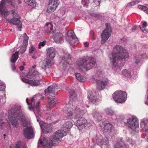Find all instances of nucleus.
<instances>
[{"instance_id": "nucleus-54", "label": "nucleus", "mask_w": 148, "mask_h": 148, "mask_svg": "<svg viewBox=\"0 0 148 148\" xmlns=\"http://www.w3.org/2000/svg\"><path fill=\"white\" fill-rule=\"evenodd\" d=\"M134 5V4L133 2H130V3H129V4H128L127 5V7H129L131 6H133Z\"/></svg>"}, {"instance_id": "nucleus-60", "label": "nucleus", "mask_w": 148, "mask_h": 148, "mask_svg": "<svg viewBox=\"0 0 148 148\" xmlns=\"http://www.w3.org/2000/svg\"><path fill=\"white\" fill-rule=\"evenodd\" d=\"M19 69L21 71H23L24 69V67L23 66H21L19 67Z\"/></svg>"}, {"instance_id": "nucleus-35", "label": "nucleus", "mask_w": 148, "mask_h": 148, "mask_svg": "<svg viewBox=\"0 0 148 148\" xmlns=\"http://www.w3.org/2000/svg\"><path fill=\"white\" fill-rule=\"evenodd\" d=\"M134 63L136 65H139L142 63V60L140 58L138 57L135 56L134 59Z\"/></svg>"}, {"instance_id": "nucleus-49", "label": "nucleus", "mask_w": 148, "mask_h": 148, "mask_svg": "<svg viewBox=\"0 0 148 148\" xmlns=\"http://www.w3.org/2000/svg\"><path fill=\"white\" fill-rule=\"evenodd\" d=\"M35 50V48L33 46H32L29 49V52L30 53H33Z\"/></svg>"}, {"instance_id": "nucleus-62", "label": "nucleus", "mask_w": 148, "mask_h": 148, "mask_svg": "<svg viewBox=\"0 0 148 148\" xmlns=\"http://www.w3.org/2000/svg\"><path fill=\"white\" fill-rule=\"evenodd\" d=\"M143 5H139L138 6V8L140 9H142V8Z\"/></svg>"}, {"instance_id": "nucleus-28", "label": "nucleus", "mask_w": 148, "mask_h": 148, "mask_svg": "<svg viewBox=\"0 0 148 148\" xmlns=\"http://www.w3.org/2000/svg\"><path fill=\"white\" fill-rule=\"evenodd\" d=\"M54 97H52V98L51 97H48V99L50 101V106L49 107H47V110L48 111L50 110V109L52 107L54 106L56 104L57 102L55 101Z\"/></svg>"}, {"instance_id": "nucleus-27", "label": "nucleus", "mask_w": 148, "mask_h": 148, "mask_svg": "<svg viewBox=\"0 0 148 148\" xmlns=\"http://www.w3.org/2000/svg\"><path fill=\"white\" fill-rule=\"evenodd\" d=\"M140 126L145 131H148V121L145 120L141 121L140 123Z\"/></svg>"}, {"instance_id": "nucleus-32", "label": "nucleus", "mask_w": 148, "mask_h": 148, "mask_svg": "<svg viewBox=\"0 0 148 148\" xmlns=\"http://www.w3.org/2000/svg\"><path fill=\"white\" fill-rule=\"evenodd\" d=\"M75 76L77 79L80 82H84L86 80V78L79 73H76Z\"/></svg>"}, {"instance_id": "nucleus-46", "label": "nucleus", "mask_w": 148, "mask_h": 148, "mask_svg": "<svg viewBox=\"0 0 148 148\" xmlns=\"http://www.w3.org/2000/svg\"><path fill=\"white\" fill-rule=\"evenodd\" d=\"M46 41H44L42 42H40L38 45V47L39 49H40L41 47H43L45 45Z\"/></svg>"}, {"instance_id": "nucleus-48", "label": "nucleus", "mask_w": 148, "mask_h": 148, "mask_svg": "<svg viewBox=\"0 0 148 148\" xmlns=\"http://www.w3.org/2000/svg\"><path fill=\"white\" fill-rule=\"evenodd\" d=\"M127 141L130 144H133L134 143V142L132 139H131L128 138H127Z\"/></svg>"}, {"instance_id": "nucleus-36", "label": "nucleus", "mask_w": 148, "mask_h": 148, "mask_svg": "<svg viewBox=\"0 0 148 148\" xmlns=\"http://www.w3.org/2000/svg\"><path fill=\"white\" fill-rule=\"evenodd\" d=\"M30 85L37 86L40 84V81L38 79H34V80H31Z\"/></svg>"}, {"instance_id": "nucleus-19", "label": "nucleus", "mask_w": 148, "mask_h": 148, "mask_svg": "<svg viewBox=\"0 0 148 148\" xmlns=\"http://www.w3.org/2000/svg\"><path fill=\"white\" fill-rule=\"evenodd\" d=\"M58 89V86L56 84H54L52 86H49L47 89L45 90V94L52 93L55 94Z\"/></svg>"}, {"instance_id": "nucleus-55", "label": "nucleus", "mask_w": 148, "mask_h": 148, "mask_svg": "<svg viewBox=\"0 0 148 148\" xmlns=\"http://www.w3.org/2000/svg\"><path fill=\"white\" fill-rule=\"evenodd\" d=\"M11 66L12 68V69L13 71L15 70L16 69V67H15L14 64H12L11 65Z\"/></svg>"}, {"instance_id": "nucleus-63", "label": "nucleus", "mask_w": 148, "mask_h": 148, "mask_svg": "<svg viewBox=\"0 0 148 148\" xmlns=\"http://www.w3.org/2000/svg\"><path fill=\"white\" fill-rule=\"evenodd\" d=\"M26 51V49L25 48H24L23 49V50L22 52H21V54H23V53Z\"/></svg>"}, {"instance_id": "nucleus-21", "label": "nucleus", "mask_w": 148, "mask_h": 148, "mask_svg": "<svg viewBox=\"0 0 148 148\" xmlns=\"http://www.w3.org/2000/svg\"><path fill=\"white\" fill-rule=\"evenodd\" d=\"M95 93L92 92L90 91L88 92V97L90 101L94 104H96L99 102V99L97 96L95 95Z\"/></svg>"}, {"instance_id": "nucleus-14", "label": "nucleus", "mask_w": 148, "mask_h": 148, "mask_svg": "<svg viewBox=\"0 0 148 148\" xmlns=\"http://www.w3.org/2000/svg\"><path fill=\"white\" fill-rule=\"evenodd\" d=\"M59 4L58 0H49L47 11L48 12H54L57 8Z\"/></svg>"}, {"instance_id": "nucleus-17", "label": "nucleus", "mask_w": 148, "mask_h": 148, "mask_svg": "<svg viewBox=\"0 0 148 148\" xmlns=\"http://www.w3.org/2000/svg\"><path fill=\"white\" fill-rule=\"evenodd\" d=\"M97 143L98 144H101V148H107L109 147L110 145L108 138L106 137L102 138L101 141L97 137L95 138Z\"/></svg>"}, {"instance_id": "nucleus-40", "label": "nucleus", "mask_w": 148, "mask_h": 148, "mask_svg": "<svg viewBox=\"0 0 148 148\" xmlns=\"http://www.w3.org/2000/svg\"><path fill=\"white\" fill-rule=\"evenodd\" d=\"M15 148H25L23 146L22 143L20 141H18L16 144Z\"/></svg>"}, {"instance_id": "nucleus-7", "label": "nucleus", "mask_w": 148, "mask_h": 148, "mask_svg": "<svg viewBox=\"0 0 148 148\" xmlns=\"http://www.w3.org/2000/svg\"><path fill=\"white\" fill-rule=\"evenodd\" d=\"M92 81L93 83H96L97 87L99 90H101L104 89L107 86L109 83V80L107 78L103 77L101 79H95L93 78Z\"/></svg>"}, {"instance_id": "nucleus-43", "label": "nucleus", "mask_w": 148, "mask_h": 148, "mask_svg": "<svg viewBox=\"0 0 148 148\" xmlns=\"http://www.w3.org/2000/svg\"><path fill=\"white\" fill-rule=\"evenodd\" d=\"M23 36L24 38L23 41V42L24 43L25 42L27 43L28 40V37L27 36L26 34L25 33L23 34Z\"/></svg>"}, {"instance_id": "nucleus-47", "label": "nucleus", "mask_w": 148, "mask_h": 148, "mask_svg": "<svg viewBox=\"0 0 148 148\" xmlns=\"http://www.w3.org/2000/svg\"><path fill=\"white\" fill-rule=\"evenodd\" d=\"M5 88V86L3 83L0 81V91H2L4 90Z\"/></svg>"}, {"instance_id": "nucleus-2", "label": "nucleus", "mask_w": 148, "mask_h": 148, "mask_svg": "<svg viewBox=\"0 0 148 148\" xmlns=\"http://www.w3.org/2000/svg\"><path fill=\"white\" fill-rule=\"evenodd\" d=\"M128 57L129 53L125 49L121 46L116 45L113 48L112 57L110 58L112 69L115 70V68L122 66L121 61H125Z\"/></svg>"}, {"instance_id": "nucleus-22", "label": "nucleus", "mask_w": 148, "mask_h": 148, "mask_svg": "<svg viewBox=\"0 0 148 148\" xmlns=\"http://www.w3.org/2000/svg\"><path fill=\"white\" fill-rule=\"evenodd\" d=\"M53 140L51 139L49 141L47 140L44 139L41 143L42 144V148H49L51 147V146L55 144V143L53 141Z\"/></svg>"}, {"instance_id": "nucleus-51", "label": "nucleus", "mask_w": 148, "mask_h": 148, "mask_svg": "<svg viewBox=\"0 0 148 148\" xmlns=\"http://www.w3.org/2000/svg\"><path fill=\"white\" fill-rule=\"evenodd\" d=\"M31 104L32 106H35V102L34 99L32 98L31 99Z\"/></svg>"}, {"instance_id": "nucleus-3", "label": "nucleus", "mask_w": 148, "mask_h": 148, "mask_svg": "<svg viewBox=\"0 0 148 148\" xmlns=\"http://www.w3.org/2000/svg\"><path fill=\"white\" fill-rule=\"evenodd\" d=\"M12 117L15 119L13 120H12V124L16 128H17L18 125V122L16 119H19L21 117V124L23 127H28L30 125V123L27 119L25 117L22 113V110L19 109L17 106H15L12 108L11 111Z\"/></svg>"}, {"instance_id": "nucleus-44", "label": "nucleus", "mask_w": 148, "mask_h": 148, "mask_svg": "<svg viewBox=\"0 0 148 148\" xmlns=\"http://www.w3.org/2000/svg\"><path fill=\"white\" fill-rule=\"evenodd\" d=\"M40 104V102L38 101L36 104L35 106V108H36V110L38 112H39L40 111V108L39 107V106Z\"/></svg>"}, {"instance_id": "nucleus-11", "label": "nucleus", "mask_w": 148, "mask_h": 148, "mask_svg": "<svg viewBox=\"0 0 148 148\" xmlns=\"http://www.w3.org/2000/svg\"><path fill=\"white\" fill-rule=\"evenodd\" d=\"M71 58L69 54H64L62 58V60L60 63L61 68L65 69L69 66Z\"/></svg>"}, {"instance_id": "nucleus-53", "label": "nucleus", "mask_w": 148, "mask_h": 148, "mask_svg": "<svg viewBox=\"0 0 148 148\" xmlns=\"http://www.w3.org/2000/svg\"><path fill=\"white\" fill-rule=\"evenodd\" d=\"M82 3L84 6H85L86 7H87L88 6V4L86 3L85 1H82Z\"/></svg>"}, {"instance_id": "nucleus-41", "label": "nucleus", "mask_w": 148, "mask_h": 148, "mask_svg": "<svg viewBox=\"0 0 148 148\" xmlns=\"http://www.w3.org/2000/svg\"><path fill=\"white\" fill-rule=\"evenodd\" d=\"M105 111L107 114L109 115H112L114 114L113 111L110 109H106L105 110Z\"/></svg>"}, {"instance_id": "nucleus-56", "label": "nucleus", "mask_w": 148, "mask_h": 148, "mask_svg": "<svg viewBox=\"0 0 148 148\" xmlns=\"http://www.w3.org/2000/svg\"><path fill=\"white\" fill-rule=\"evenodd\" d=\"M142 10L144 11H146L148 10V8L145 6H143Z\"/></svg>"}, {"instance_id": "nucleus-61", "label": "nucleus", "mask_w": 148, "mask_h": 148, "mask_svg": "<svg viewBox=\"0 0 148 148\" xmlns=\"http://www.w3.org/2000/svg\"><path fill=\"white\" fill-rule=\"evenodd\" d=\"M26 102L28 105H30L29 103L28 102V98H27L26 100Z\"/></svg>"}, {"instance_id": "nucleus-4", "label": "nucleus", "mask_w": 148, "mask_h": 148, "mask_svg": "<svg viewBox=\"0 0 148 148\" xmlns=\"http://www.w3.org/2000/svg\"><path fill=\"white\" fill-rule=\"evenodd\" d=\"M77 64L78 68L83 71L91 69L96 64V62L94 59L92 57L88 58L84 57L79 59Z\"/></svg>"}, {"instance_id": "nucleus-25", "label": "nucleus", "mask_w": 148, "mask_h": 148, "mask_svg": "<svg viewBox=\"0 0 148 148\" xmlns=\"http://www.w3.org/2000/svg\"><path fill=\"white\" fill-rule=\"evenodd\" d=\"M47 53L50 58L53 59L55 56L56 51L53 48L50 47L48 49Z\"/></svg>"}, {"instance_id": "nucleus-50", "label": "nucleus", "mask_w": 148, "mask_h": 148, "mask_svg": "<svg viewBox=\"0 0 148 148\" xmlns=\"http://www.w3.org/2000/svg\"><path fill=\"white\" fill-rule=\"evenodd\" d=\"M92 39L95 40L96 39V37L95 36L94 33L93 31H91L90 32Z\"/></svg>"}, {"instance_id": "nucleus-33", "label": "nucleus", "mask_w": 148, "mask_h": 148, "mask_svg": "<svg viewBox=\"0 0 148 148\" xmlns=\"http://www.w3.org/2000/svg\"><path fill=\"white\" fill-rule=\"evenodd\" d=\"M18 52L16 51L12 55L10 59V61L12 63H14L18 59Z\"/></svg>"}, {"instance_id": "nucleus-52", "label": "nucleus", "mask_w": 148, "mask_h": 148, "mask_svg": "<svg viewBox=\"0 0 148 148\" xmlns=\"http://www.w3.org/2000/svg\"><path fill=\"white\" fill-rule=\"evenodd\" d=\"M90 15L96 17H98L99 16V15L95 13H92L90 14Z\"/></svg>"}, {"instance_id": "nucleus-29", "label": "nucleus", "mask_w": 148, "mask_h": 148, "mask_svg": "<svg viewBox=\"0 0 148 148\" xmlns=\"http://www.w3.org/2000/svg\"><path fill=\"white\" fill-rule=\"evenodd\" d=\"M51 64V61L49 59H46L43 61L42 65V67L43 69H45L48 68Z\"/></svg>"}, {"instance_id": "nucleus-59", "label": "nucleus", "mask_w": 148, "mask_h": 148, "mask_svg": "<svg viewBox=\"0 0 148 148\" xmlns=\"http://www.w3.org/2000/svg\"><path fill=\"white\" fill-rule=\"evenodd\" d=\"M35 108V106H29V108L30 110H32L33 108Z\"/></svg>"}, {"instance_id": "nucleus-37", "label": "nucleus", "mask_w": 148, "mask_h": 148, "mask_svg": "<svg viewBox=\"0 0 148 148\" xmlns=\"http://www.w3.org/2000/svg\"><path fill=\"white\" fill-rule=\"evenodd\" d=\"M63 126L65 128L69 129L72 127L73 124L71 121H67L64 123Z\"/></svg>"}, {"instance_id": "nucleus-9", "label": "nucleus", "mask_w": 148, "mask_h": 148, "mask_svg": "<svg viewBox=\"0 0 148 148\" xmlns=\"http://www.w3.org/2000/svg\"><path fill=\"white\" fill-rule=\"evenodd\" d=\"M129 126L133 131L138 132L139 130L138 121L136 118H130L127 120Z\"/></svg>"}, {"instance_id": "nucleus-26", "label": "nucleus", "mask_w": 148, "mask_h": 148, "mask_svg": "<svg viewBox=\"0 0 148 148\" xmlns=\"http://www.w3.org/2000/svg\"><path fill=\"white\" fill-rule=\"evenodd\" d=\"M102 114L99 112H96L92 114L93 117L95 121L99 122L102 119Z\"/></svg>"}, {"instance_id": "nucleus-13", "label": "nucleus", "mask_w": 148, "mask_h": 148, "mask_svg": "<svg viewBox=\"0 0 148 148\" xmlns=\"http://www.w3.org/2000/svg\"><path fill=\"white\" fill-rule=\"evenodd\" d=\"M112 33L111 29L106 26V28L103 31L101 34L102 44L104 43L111 36Z\"/></svg>"}, {"instance_id": "nucleus-15", "label": "nucleus", "mask_w": 148, "mask_h": 148, "mask_svg": "<svg viewBox=\"0 0 148 148\" xmlns=\"http://www.w3.org/2000/svg\"><path fill=\"white\" fill-rule=\"evenodd\" d=\"M23 134L25 137L28 139H30L32 138L34 136V131L32 127L31 126H29L24 129L23 131Z\"/></svg>"}, {"instance_id": "nucleus-12", "label": "nucleus", "mask_w": 148, "mask_h": 148, "mask_svg": "<svg viewBox=\"0 0 148 148\" xmlns=\"http://www.w3.org/2000/svg\"><path fill=\"white\" fill-rule=\"evenodd\" d=\"M66 134V132L63 130H58L51 138L53 141L56 145L58 141H61V139Z\"/></svg>"}, {"instance_id": "nucleus-18", "label": "nucleus", "mask_w": 148, "mask_h": 148, "mask_svg": "<svg viewBox=\"0 0 148 148\" xmlns=\"http://www.w3.org/2000/svg\"><path fill=\"white\" fill-rule=\"evenodd\" d=\"M40 126L43 132L47 133L50 132L52 130V128L50 125L46 123H45L43 121L39 122Z\"/></svg>"}, {"instance_id": "nucleus-34", "label": "nucleus", "mask_w": 148, "mask_h": 148, "mask_svg": "<svg viewBox=\"0 0 148 148\" xmlns=\"http://www.w3.org/2000/svg\"><path fill=\"white\" fill-rule=\"evenodd\" d=\"M147 25V22L144 21L142 24V25H140V27L142 31L145 33H147L148 30L146 29L145 28Z\"/></svg>"}, {"instance_id": "nucleus-58", "label": "nucleus", "mask_w": 148, "mask_h": 148, "mask_svg": "<svg viewBox=\"0 0 148 148\" xmlns=\"http://www.w3.org/2000/svg\"><path fill=\"white\" fill-rule=\"evenodd\" d=\"M84 45L85 47H88V46L89 43L87 42H86L84 43Z\"/></svg>"}, {"instance_id": "nucleus-6", "label": "nucleus", "mask_w": 148, "mask_h": 148, "mask_svg": "<svg viewBox=\"0 0 148 148\" xmlns=\"http://www.w3.org/2000/svg\"><path fill=\"white\" fill-rule=\"evenodd\" d=\"M126 93L121 90L116 91L112 94V97L115 101L119 103L124 102L126 100Z\"/></svg>"}, {"instance_id": "nucleus-31", "label": "nucleus", "mask_w": 148, "mask_h": 148, "mask_svg": "<svg viewBox=\"0 0 148 148\" xmlns=\"http://www.w3.org/2000/svg\"><path fill=\"white\" fill-rule=\"evenodd\" d=\"M25 2L32 8L35 7L36 3L35 0H24Z\"/></svg>"}, {"instance_id": "nucleus-45", "label": "nucleus", "mask_w": 148, "mask_h": 148, "mask_svg": "<svg viewBox=\"0 0 148 148\" xmlns=\"http://www.w3.org/2000/svg\"><path fill=\"white\" fill-rule=\"evenodd\" d=\"M10 4L14 8L16 7V4L15 3L14 0H10Z\"/></svg>"}, {"instance_id": "nucleus-30", "label": "nucleus", "mask_w": 148, "mask_h": 148, "mask_svg": "<svg viewBox=\"0 0 148 148\" xmlns=\"http://www.w3.org/2000/svg\"><path fill=\"white\" fill-rule=\"evenodd\" d=\"M128 146L127 145H126L121 140L116 144L114 148H128Z\"/></svg>"}, {"instance_id": "nucleus-20", "label": "nucleus", "mask_w": 148, "mask_h": 148, "mask_svg": "<svg viewBox=\"0 0 148 148\" xmlns=\"http://www.w3.org/2000/svg\"><path fill=\"white\" fill-rule=\"evenodd\" d=\"M63 35L60 32H57L53 35V38L55 42L58 44L62 43L63 42Z\"/></svg>"}, {"instance_id": "nucleus-42", "label": "nucleus", "mask_w": 148, "mask_h": 148, "mask_svg": "<svg viewBox=\"0 0 148 148\" xmlns=\"http://www.w3.org/2000/svg\"><path fill=\"white\" fill-rule=\"evenodd\" d=\"M21 79L22 82L25 83H26L28 84H30V81L31 80H29L25 77H22L21 78Z\"/></svg>"}, {"instance_id": "nucleus-16", "label": "nucleus", "mask_w": 148, "mask_h": 148, "mask_svg": "<svg viewBox=\"0 0 148 148\" xmlns=\"http://www.w3.org/2000/svg\"><path fill=\"white\" fill-rule=\"evenodd\" d=\"M100 125L101 130L104 133L111 132L113 129L112 125L110 123H104L103 122L102 124H100Z\"/></svg>"}, {"instance_id": "nucleus-57", "label": "nucleus", "mask_w": 148, "mask_h": 148, "mask_svg": "<svg viewBox=\"0 0 148 148\" xmlns=\"http://www.w3.org/2000/svg\"><path fill=\"white\" fill-rule=\"evenodd\" d=\"M134 5H135L137 4H138L139 3L140 1H138V0H136L134 1H133Z\"/></svg>"}, {"instance_id": "nucleus-5", "label": "nucleus", "mask_w": 148, "mask_h": 148, "mask_svg": "<svg viewBox=\"0 0 148 148\" xmlns=\"http://www.w3.org/2000/svg\"><path fill=\"white\" fill-rule=\"evenodd\" d=\"M10 12L12 18L10 20V23L16 25L18 29L21 31V29L22 28V23L20 20V17L19 15L17 13L14 9L11 11H10Z\"/></svg>"}, {"instance_id": "nucleus-38", "label": "nucleus", "mask_w": 148, "mask_h": 148, "mask_svg": "<svg viewBox=\"0 0 148 148\" xmlns=\"http://www.w3.org/2000/svg\"><path fill=\"white\" fill-rule=\"evenodd\" d=\"M122 74L127 77H130L131 74L130 71H128L126 69H124L122 71Z\"/></svg>"}, {"instance_id": "nucleus-23", "label": "nucleus", "mask_w": 148, "mask_h": 148, "mask_svg": "<svg viewBox=\"0 0 148 148\" xmlns=\"http://www.w3.org/2000/svg\"><path fill=\"white\" fill-rule=\"evenodd\" d=\"M45 31L48 34H50L53 31V26L50 23H47L45 26Z\"/></svg>"}, {"instance_id": "nucleus-64", "label": "nucleus", "mask_w": 148, "mask_h": 148, "mask_svg": "<svg viewBox=\"0 0 148 148\" xmlns=\"http://www.w3.org/2000/svg\"><path fill=\"white\" fill-rule=\"evenodd\" d=\"M136 26L135 25L132 28V30H135L136 29Z\"/></svg>"}, {"instance_id": "nucleus-24", "label": "nucleus", "mask_w": 148, "mask_h": 148, "mask_svg": "<svg viewBox=\"0 0 148 148\" xmlns=\"http://www.w3.org/2000/svg\"><path fill=\"white\" fill-rule=\"evenodd\" d=\"M39 74L38 71L35 70L29 71L26 74V77L28 78L32 79L34 78L36 75Z\"/></svg>"}, {"instance_id": "nucleus-39", "label": "nucleus", "mask_w": 148, "mask_h": 148, "mask_svg": "<svg viewBox=\"0 0 148 148\" xmlns=\"http://www.w3.org/2000/svg\"><path fill=\"white\" fill-rule=\"evenodd\" d=\"M4 117L3 116L2 114H0V129H1L2 128L3 125L5 122L3 120L4 119Z\"/></svg>"}, {"instance_id": "nucleus-1", "label": "nucleus", "mask_w": 148, "mask_h": 148, "mask_svg": "<svg viewBox=\"0 0 148 148\" xmlns=\"http://www.w3.org/2000/svg\"><path fill=\"white\" fill-rule=\"evenodd\" d=\"M69 92L70 98L72 100L66 105L67 108L66 116L69 118H71L73 114H75L74 118L77 119L76 121L77 126L79 130H81L89 125L90 124L87 123L85 118L82 117L86 111L83 109L81 104L79 103L77 104V99L75 92L72 90Z\"/></svg>"}, {"instance_id": "nucleus-8", "label": "nucleus", "mask_w": 148, "mask_h": 148, "mask_svg": "<svg viewBox=\"0 0 148 148\" xmlns=\"http://www.w3.org/2000/svg\"><path fill=\"white\" fill-rule=\"evenodd\" d=\"M9 0H2L0 3V12L1 14L3 16L4 18L9 23V17H7L9 14L8 11L6 9L5 5L6 3H8Z\"/></svg>"}, {"instance_id": "nucleus-10", "label": "nucleus", "mask_w": 148, "mask_h": 148, "mask_svg": "<svg viewBox=\"0 0 148 148\" xmlns=\"http://www.w3.org/2000/svg\"><path fill=\"white\" fill-rule=\"evenodd\" d=\"M66 40L71 45H73L76 43H77L78 41L73 32L71 30L69 31L65 36Z\"/></svg>"}]
</instances>
